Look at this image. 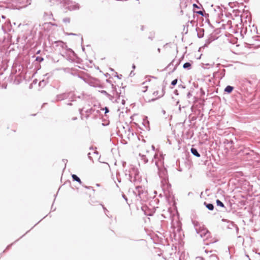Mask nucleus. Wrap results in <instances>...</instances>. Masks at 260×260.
<instances>
[{
	"instance_id": "6e6552de",
	"label": "nucleus",
	"mask_w": 260,
	"mask_h": 260,
	"mask_svg": "<svg viewBox=\"0 0 260 260\" xmlns=\"http://www.w3.org/2000/svg\"><path fill=\"white\" fill-rule=\"evenodd\" d=\"M153 94L155 96H156V98H159V97H161V96H162L163 94L161 93V94H159V91L158 90H156L155 91H154L153 93Z\"/></svg>"
},
{
	"instance_id": "20e7f679",
	"label": "nucleus",
	"mask_w": 260,
	"mask_h": 260,
	"mask_svg": "<svg viewBox=\"0 0 260 260\" xmlns=\"http://www.w3.org/2000/svg\"><path fill=\"white\" fill-rule=\"evenodd\" d=\"M194 225L197 233L201 232L203 229L205 228L203 224L198 222H194Z\"/></svg>"
},
{
	"instance_id": "1a4fd4ad",
	"label": "nucleus",
	"mask_w": 260,
	"mask_h": 260,
	"mask_svg": "<svg viewBox=\"0 0 260 260\" xmlns=\"http://www.w3.org/2000/svg\"><path fill=\"white\" fill-rule=\"evenodd\" d=\"M206 207L210 210H213L214 206L212 204H208L206 205Z\"/></svg>"
},
{
	"instance_id": "9d476101",
	"label": "nucleus",
	"mask_w": 260,
	"mask_h": 260,
	"mask_svg": "<svg viewBox=\"0 0 260 260\" xmlns=\"http://www.w3.org/2000/svg\"><path fill=\"white\" fill-rule=\"evenodd\" d=\"M191 64L189 62H186L183 64V68L184 69H190Z\"/></svg>"
},
{
	"instance_id": "f03ea898",
	"label": "nucleus",
	"mask_w": 260,
	"mask_h": 260,
	"mask_svg": "<svg viewBox=\"0 0 260 260\" xmlns=\"http://www.w3.org/2000/svg\"><path fill=\"white\" fill-rule=\"evenodd\" d=\"M66 7L67 8L71 11L78 9L79 8V6L78 4L71 1H69L67 3Z\"/></svg>"
},
{
	"instance_id": "39448f33",
	"label": "nucleus",
	"mask_w": 260,
	"mask_h": 260,
	"mask_svg": "<svg viewBox=\"0 0 260 260\" xmlns=\"http://www.w3.org/2000/svg\"><path fill=\"white\" fill-rule=\"evenodd\" d=\"M72 177L74 180L78 182L80 184H82L81 180L77 175L73 174L72 175Z\"/></svg>"
},
{
	"instance_id": "f8f14e48",
	"label": "nucleus",
	"mask_w": 260,
	"mask_h": 260,
	"mask_svg": "<svg viewBox=\"0 0 260 260\" xmlns=\"http://www.w3.org/2000/svg\"><path fill=\"white\" fill-rule=\"evenodd\" d=\"M177 83V79H175L173 81H172V83H171V84L172 85H175Z\"/></svg>"
},
{
	"instance_id": "7ed1b4c3",
	"label": "nucleus",
	"mask_w": 260,
	"mask_h": 260,
	"mask_svg": "<svg viewBox=\"0 0 260 260\" xmlns=\"http://www.w3.org/2000/svg\"><path fill=\"white\" fill-rule=\"evenodd\" d=\"M202 238L208 239L210 236V233L206 228L203 229L201 232L198 233Z\"/></svg>"
},
{
	"instance_id": "2eb2a0df",
	"label": "nucleus",
	"mask_w": 260,
	"mask_h": 260,
	"mask_svg": "<svg viewBox=\"0 0 260 260\" xmlns=\"http://www.w3.org/2000/svg\"><path fill=\"white\" fill-rule=\"evenodd\" d=\"M193 6L194 8H198V9L200 8V7H198L196 4H193Z\"/></svg>"
},
{
	"instance_id": "0eeeda50",
	"label": "nucleus",
	"mask_w": 260,
	"mask_h": 260,
	"mask_svg": "<svg viewBox=\"0 0 260 260\" xmlns=\"http://www.w3.org/2000/svg\"><path fill=\"white\" fill-rule=\"evenodd\" d=\"M191 153L195 156H197V157H200V154L198 153V151L197 150V149H194V148H191Z\"/></svg>"
},
{
	"instance_id": "f3484780",
	"label": "nucleus",
	"mask_w": 260,
	"mask_h": 260,
	"mask_svg": "<svg viewBox=\"0 0 260 260\" xmlns=\"http://www.w3.org/2000/svg\"><path fill=\"white\" fill-rule=\"evenodd\" d=\"M63 99L62 98H58V100H62Z\"/></svg>"
},
{
	"instance_id": "6ab92c4d",
	"label": "nucleus",
	"mask_w": 260,
	"mask_h": 260,
	"mask_svg": "<svg viewBox=\"0 0 260 260\" xmlns=\"http://www.w3.org/2000/svg\"><path fill=\"white\" fill-rule=\"evenodd\" d=\"M66 94H64L63 95V96L64 97H65V96H66Z\"/></svg>"
},
{
	"instance_id": "423d86ee",
	"label": "nucleus",
	"mask_w": 260,
	"mask_h": 260,
	"mask_svg": "<svg viewBox=\"0 0 260 260\" xmlns=\"http://www.w3.org/2000/svg\"><path fill=\"white\" fill-rule=\"evenodd\" d=\"M233 89L234 88L232 86H227L224 89V91L228 93H230L233 91Z\"/></svg>"
},
{
	"instance_id": "dca6fc26",
	"label": "nucleus",
	"mask_w": 260,
	"mask_h": 260,
	"mask_svg": "<svg viewBox=\"0 0 260 260\" xmlns=\"http://www.w3.org/2000/svg\"><path fill=\"white\" fill-rule=\"evenodd\" d=\"M64 21L65 22H69V19L68 18L64 19Z\"/></svg>"
},
{
	"instance_id": "f257e3e1",
	"label": "nucleus",
	"mask_w": 260,
	"mask_h": 260,
	"mask_svg": "<svg viewBox=\"0 0 260 260\" xmlns=\"http://www.w3.org/2000/svg\"><path fill=\"white\" fill-rule=\"evenodd\" d=\"M30 4V0L13 1L12 6L14 9H20Z\"/></svg>"
},
{
	"instance_id": "9b49d317",
	"label": "nucleus",
	"mask_w": 260,
	"mask_h": 260,
	"mask_svg": "<svg viewBox=\"0 0 260 260\" xmlns=\"http://www.w3.org/2000/svg\"><path fill=\"white\" fill-rule=\"evenodd\" d=\"M216 203H217V205L218 206H221V207H223L224 206V205L219 200H217L216 201Z\"/></svg>"
},
{
	"instance_id": "a211bd4d",
	"label": "nucleus",
	"mask_w": 260,
	"mask_h": 260,
	"mask_svg": "<svg viewBox=\"0 0 260 260\" xmlns=\"http://www.w3.org/2000/svg\"><path fill=\"white\" fill-rule=\"evenodd\" d=\"M108 110L107 108H106V112H108Z\"/></svg>"
},
{
	"instance_id": "ddd939ff",
	"label": "nucleus",
	"mask_w": 260,
	"mask_h": 260,
	"mask_svg": "<svg viewBox=\"0 0 260 260\" xmlns=\"http://www.w3.org/2000/svg\"><path fill=\"white\" fill-rule=\"evenodd\" d=\"M197 13L202 16H204V12L202 11H197Z\"/></svg>"
},
{
	"instance_id": "4468645a",
	"label": "nucleus",
	"mask_w": 260,
	"mask_h": 260,
	"mask_svg": "<svg viewBox=\"0 0 260 260\" xmlns=\"http://www.w3.org/2000/svg\"><path fill=\"white\" fill-rule=\"evenodd\" d=\"M192 96V94L190 92H188L187 94V98L189 99Z\"/></svg>"
}]
</instances>
